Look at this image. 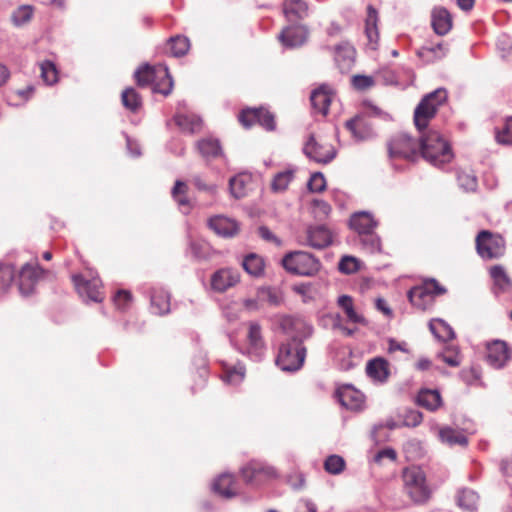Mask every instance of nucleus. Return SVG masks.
Segmentation results:
<instances>
[{
  "instance_id": "obj_1",
  "label": "nucleus",
  "mask_w": 512,
  "mask_h": 512,
  "mask_svg": "<svg viewBox=\"0 0 512 512\" xmlns=\"http://www.w3.org/2000/svg\"><path fill=\"white\" fill-rule=\"evenodd\" d=\"M446 100V90L438 88L425 95L414 110V124L421 133L419 150L425 160L439 168L450 163L454 154L450 144L438 131L425 129Z\"/></svg>"
},
{
  "instance_id": "obj_2",
  "label": "nucleus",
  "mask_w": 512,
  "mask_h": 512,
  "mask_svg": "<svg viewBox=\"0 0 512 512\" xmlns=\"http://www.w3.org/2000/svg\"><path fill=\"white\" fill-rule=\"evenodd\" d=\"M301 338L292 337L287 342L281 344L278 355L276 357L277 366L287 372L299 370L306 358V348L302 344V340L310 337L313 333V327L306 323H301Z\"/></svg>"
},
{
  "instance_id": "obj_3",
  "label": "nucleus",
  "mask_w": 512,
  "mask_h": 512,
  "mask_svg": "<svg viewBox=\"0 0 512 512\" xmlns=\"http://www.w3.org/2000/svg\"><path fill=\"white\" fill-rule=\"evenodd\" d=\"M137 84L141 87L153 86V91L168 95L173 87V80L164 64L150 66L145 64L135 71Z\"/></svg>"
},
{
  "instance_id": "obj_4",
  "label": "nucleus",
  "mask_w": 512,
  "mask_h": 512,
  "mask_svg": "<svg viewBox=\"0 0 512 512\" xmlns=\"http://www.w3.org/2000/svg\"><path fill=\"white\" fill-rule=\"evenodd\" d=\"M403 487L409 498L417 504L426 503L432 494L424 470L419 466H410L403 470Z\"/></svg>"
},
{
  "instance_id": "obj_5",
  "label": "nucleus",
  "mask_w": 512,
  "mask_h": 512,
  "mask_svg": "<svg viewBox=\"0 0 512 512\" xmlns=\"http://www.w3.org/2000/svg\"><path fill=\"white\" fill-rule=\"evenodd\" d=\"M286 271L300 276H314L320 270V261L305 251H294L286 254L282 259Z\"/></svg>"
},
{
  "instance_id": "obj_6",
  "label": "nucleus",
  "mask_w": 512,
  "mask_h": 512,
  "mask_svg": "<svg viewBox=\"0 0 512 512\" xmlns=\"http://www.w3.org/2000/svg\"><path fill=\"white\" fill-rule=\"evenodd\" d=\"M446 291V288L436 279L430 278L411 288L408 292V298L414 307L426 310L432 307L435 297L445 294Z\"/></svg>"
},
{
  "instance_id": "obj_7",
  "label": "nucleus",
  "mask_w": 512,
  "mask_h": 512,
  "mask_svg": "<svg viewBox=\"0 0 512 512\" xmlns=\"http://www.w3.org/2000/svg\"><path fill=\"white\" fill-rule=\"evenodd\" d=\"M476 249L483 259H497L505 253V240L500 234L483 230L476 237Z\"/></svg>"
},
{
  "instance_id": "obj_8",
  "label": "nucleus",
  "mask_w": 512,
  "mask_h": 512,
  "mask_svg": "<svg viewBox=\"0 0 512 512\" xmlns=\"http://www.w3.org/2000/svg\"><path fill=\"white\" fill-rule=\"evenodd\" d=\"M72 281L83 300L93 302L102 301L101 281L98 277L93 275L92 271H89L87 276L82 274L73 275Z\"/></svg>"
},
{
  "instance_id": "obj_9",
  "label": "nucleus",
  "mask_w": 512,
  "mask_h": 512,
  "mask_svg": "<svg viewBox=\"0 0 512 512\" xmlns=\"http://www.w3.org/2000/svg\"><path fill=\"white\" fill-rule=\"evenodd\" d=\"M420 141L416 142L406 133L395 135L388 143L390 159L402 158L413 160L419 150Z\"/></svg>"
},
{
  "instance_id": "obj_10",
  "label": "nucleus",
  "mask_w": 512,
  "mask_h": 512,
  "mask_svg": "<svg viewBox=\"0 0 512 512\" xmlns=\"http://www.w3.org/2000/svg\"><path fill=\"white\" fill-rule=\"evenodd\" d=\"M241 280L240 272L231 267L216 270L210 277V287L216 293H224L235 287Z\"/></svg>"
},
{
  "instance_id": "obj_11",
  "label": "nucleus",
  "mask_w": 512,
  "mask_h": 512,
  "mask_svg": "<svg viewBox=\"0 0 512 512\" xmlns=\"http://www.w3.org/2000/svg\"><path fill=\"white\" fill-rule=\"evenodd\" d=\"M303 151L305 155L317 163L327 164L336 156V150L330 143H319L313 135L309 136Z\"/></svg>"
},
{
  "instance_id": "obj_12",
  "label": "nucleus",
  "mask_w": 512,
  "mask_h": 512,
  "mask_svg": "<svg viewBox=\"0 0 512 512\" xmlns=\"http://www.w3.org/2000/svg\"><path fill=\"white\" fill-rule=\"evenodd\" d=\"M266 350L265 342L262 337V328L258 322L248 323L247 332V355L255 361L261 360Z\"/></svg>"
},
{
  "instance_id": "obj_13",
  "label": "nucleus",
  "mask_w": 512,
  "mask_h": 512,
  "mask_svg": "<svg viewBox=\"0 0 512 512\" xmlns=\"http://www.w3.org/2000/svg\"><path fill=\"white\" fill-rule=\"evenodd\" d=\"M239 121L246 128L258 123L266 130L272 131L275 129L274 116L263 108L243 110L239 115Z\"/></svg>"
},
{
  "instance_id": "obj_14",
  "label": "nucleus",
  "mask_w": 512,
  "mask_h": 512,
  "mask_svg": "<svg viewBox=\"0 0 512 512\" xmlns=\"http://www.w3.org/2000/svg\"><path fill=\"white\" fill-rule=\"evenodd\" d=\"M512 357V351L507 343L494 340L487 344V362L494 368H502Z\"/></svg>"
},
{
  "instance_id": "obj_15",
  "label": "nucleus",
  "mask_w": 512,
  "mask_h": 512,
  "mask_svg": "<svg viewBox=\"0 0 512 512\" xmlns=\"http://www.w3.org/2000/svg\"><path fill=\"white\" fill-rule=\"evenodd\" d=\"M342 406L352 411H361L365 407V396L352 385H343L337 390Z\"/></svg>"
},
{
  "instance_id": "obj_16",
  "label": "nucleus",
  "mask_w": 512,
  "mask_h": 512,
  "mask_svg": "<svg viewBox=\"0 0 512 512\" xmlns=\"http://www.w3.org/2000/svg\"><path fill=\"white\" fill-rule=\"evenodd\" d=\"M242 476L247 483L260 482L277 476L276 470L258 461H252L242 468Z\"/></svg>"
},
{
  "instance_id": "obj_17",
  "label": "nucleus",
  "mask_w": 512,
  "mask_h": 512,
  "mask_svg": "<svg viewBox=\"0 0 512 512\" xmlns=\"http://www.w3.org/2000/svg\"><path fill=\"white\" fill-rule=\"evenodd\" d=\"M308 37V30L302 25L287 26L278 35L279 41L286 48H297L302 46Z\"/></svg>"
},
{
  "instance_id": "obj_18",
  "label": "nucleus",
  "mask_w": 512,
  "mask_h": 512,
  "mask_svg": "<svg viewBox=\"0 0 512 512\" xmlns=\"http://www.w3.org/2000/svg\"><path fill=\"white\" fill-rule=\"evenodd\" d=\"M346 128L357 141L368 140L375 135L373 125L365 115H357L348 120Z\"/></svg>"
},
{
  "instance_id": "obj_19",
  "label": "nucleus",
  "mask_w": 512,
  "mask_h": 512,
  "mask_svg": "<svg viewBox=\"0 0 512 512\" xmlns=\"http://www.w3.org/2000/svg\"><path fill=\"white\" fill-rule=\"evenodd\" d=\"M332 239V232L324 225L309 226L306 230V243L314 249L326 248Z\"/></svg>"
},
{
  "instance_id": "obj_20",
  "label": "nucleus",
  "mask_w": 512,
  "mask_h": 512,
  "mask_svg": "<svg viewBox=\"0 0 512 512\" xmlns=\"http://www.w3.org/2000/svg\"><path fill=\"white\" fill-rule=\"evenodd\" d=\"M41 270L38 264H25L19 273V291L23 296L30 295L40 276Z\"/></svg>"
},
{
  "instance_id": "obj_21",
  "label": "nucleus",
  "mask_w": 512,
  "mask_h": 512,
  "mask_svg": "<svg viewBox=\"0 0 512 512\" xmlns=\"http://www.w3.org/2000/svg\"><path fill=\"white\" fill-rule=\"evenodd\" d=\"M334 98L332 89L328 85H322L313 90L310 96L311 104L315 112L326 116L329 106Z\"/></svg>"
},
{
  "instance_id": "obj_22",
  "label": "nucleus",
  "mask_w": 512,
  "mask_h": 512,
  "mask_svg": "<svg viewBox=\"0 0 512 512\" xmlns=\"http://www.w3.org/2000/svg\"><path fill=\"white\" fill-rule=\"evenodd\" d=\"M431 24L436 34L444 36L452 29V16L446 8L434 7L431 12Z\"/></svg>"
},
{
  "instance_id": "obj_23",
  "label": "nucleus",
  "mask_w": 512,
  "mask_h": 512,
  "mask_svg": "<svg viewBox=\"0 0 512 512\" xmlns=\"http://www.w3.org/2000/svg\"><path fill=\"white\" fill-rule=\"evenodd\" d=\"M209 227L219 236L233 237L239 231L238 223L224 216H214L208 221Z\"/></svg>"
},
{
  "instance_id": "obj_24",
  "label": "nucleus",
  "mask_w": 512,
  "mask_h": 512,
  "mask_svg": "<svg viewBox=\"0 0 512 512\" xmlns=\"http://www.w3.org/2000/svg\"><path fill=\"white\" fill-rule=\"evenodd\" d=\"M349 224L350 227L360 235L374 231L378 225V222L374 219L371 213L366 211H359L351 216Z\"/></svg>"
},
{
  "instance_id": "obj_25",
  "label": "nucleus",
  "mask_w": 512,
  "mask_h": 512,
  "mask_svg": "<svg viewBox=\"0 0 512 512\" xmlns=\"http://www.w3.org/2000/svg\"><path fill=\"white\" fill-rule=\"evenodd\" d=\"M151 311L157 315H164L170 311V295L161 288H153L150 295Z\"/></svg>"
},
{
  "instance_id": "obj_26",
  "label": "nucleus",
  "mask_w": 512,
  "mask_h": 512,
  "mask_svg": "<svg viewBox=\"0 0 512 512\" xmlns=\"http://www.w3.org/2000/svg\"><path fill=\"white\" fill-rule=\"evenodd\" d=\"M196 147L200 155L206 160H212L223 155L219 140L213 137L199 140Z\"/></svg>"
},
{
  "instance_id": "obj_27",
  "label": "nucleus",
  "mask_w": 512,
  "mask_h": 512,
  "mask_svg": "<svg viewBox=\"0 0 512 512\" xmlns=\"http://www.w3.org/2000/svg\"><path fill=\"white\" fill-rule=\"evenodd\" d=\"M234 485L235 482L233 476L228 473H223L215 479L212 484V489L220 496L229 499L237 494Z\"/></svg>"
},
{
  "instance_id": "obj_28",
  "label": "nucleus",
  "mask_w": 512,
  "mask_h": 512,
  "mask_svg": "<svg viewBox=\"0 0 512 512\" xmlns=\"http://www.w3.org/2000/svg\"><path fill=\"white\" fill-rule=\"evenodd\" d=\"M283 11L289 21L300 20L308 16V5L304 0H284Z\"/></svg>"
},
{
  "instance_id": "obj_29",
  "label": "nucleus",
  "mask_w": 512,
  "mask_h": 512,
  "mask_svg": "<svg viewBox=\"0 0 512 512\" xmlns=\"http://www.w3.org/2000/svg\"><path fill=\"white\" fill-rule=\"evenodd\" d=\"M354 61L355 49L352 46L343 44L336 47L335 62L341 71L350 70Z\"/></svg>"
},
{
  "instance_id": "obj_30",
  "label": "nucleus",
  "mask_w": 512,
  "mask_h": 512,
  "mask_svg": "<svg viewBox=\"0 0 512 512\" xmlns=\"http://www.w3.org/2000/svg\"><path fill=\"white\" fill-rule=\"evenodd\" d=\"M417 403L429 411H436L442 405V398L437 390L422 389L418 393Z\"/></svg>"
},
{
  "instance_id": "obj_31",
  "label": "nucleus",
  "mask_w": 512,
  "mask_h": 512,
  "mask_svg": "<svg viewBox=\"0 0 512 512\" xmlns=\"http://www.w3.org/2000/svg\"><path fill=\"white\" fill-rule=\"evenodd\" d=\"M370 378L378 382H385L389 376L388 363L382 358L370 360L366 367Z\"/></svg>"
},
{
  "instance_id": "obj_32",
  "label": "nucleus",
  "mask_w": 512,
  "mask_h": 512,
  "mask_svg": "<svg viewBox=\"0 0 512 512\" xmlns=\"http://www.w3.org/2000/svg\"><path fill=\"white\" fill-rule=\"evenodd\" d=\"M176 125L186 133H197L202 129V120L194 114H177L174 117Z\"/></svg>"
},
{
  "instance_id": "obj_33",
  "label": "nucleus",
  "mask_w": 512,
  "mask_h": 512,
  "mask_svg": "<svg viewBox=\"0 0 512 512\" xmlns=\"http://www.w3.org/2000/svg\"><path fill=\"white\" fill-rule=\"evenodd\" d=\"M378 13L377 10L369 5L367 7V17L365 20V33L366 36L371 44H377L379 39V33H378Z\"/></svg>"
},
{
  "instance_id": "obj_34",
  "label": "nucleus",
  "mask_w": 512,
  "mask_h": 512,
  "mask_svg": "<svg viewBox=\"0 0 512 512\" xmlns=\"http://www.w3.org/2000/svg\"><path fill=\"white\" fill-rule=\"evenodd\" d=\"M258 298L262 300L263 305L277 307L283 302V294L276 287L262 286L258 289Z\"/></svg>"
},
{
  "instance_id": "obj_35",
  "label": "nucleus",
  "mask_w": 512,
  "mask_h": 512,
  "mask_svg": "<svg viewBox=\"0 0 512 512\" xmlns=\"http://www.w3.org/2000/svg\"><path fill=\"white\" fill-rule=\"evenodd\" d=\"M490 276L493 279L495 289L499 292H506L511 288L512 282L503 266H492L490 268Z\"/></svg>"
},
{
  "instance_id": "obj_36",
  "label": "nucleus",
  "mask_w": 512,
  "mask_h": 512,
  "mask_svg": "<svg viewBox=\"0 0 512 512\" xmlns=\"http://www.w3.org/2000/svg\"><path fill=\"white\" fill-rule=\"evenodd\" d=\"M264 260L261 256L250 253L242 261V267L251 276L259 277L264 273Z\"/></svg>"
},
{
  "instance_id": "obj_37",
  "label": "nucleus",
  "mask_w": 512,
  "mask_h": 512,
  "mask_svg": "<svg viewBox=\"0 0 512 512\" xmlns=\"http://www.w3.org/2000/svg\"><path fill=\"white\" fill-rule=\"evenodd\" d=\"M430 331L441 341H449L455 337L452 327L442 319H433L429 322Z\"/></svg>"
},
{
  "instance_id": "obj_38",
  "label": "nucleus",
  "mask_w": 512,
  "mask_h": 512,
  "mask_svg": "<svg viewBox=\"0 0 512 512\" xmlns=\"http://www.w3.org/2000/svg\"><path fill=\"white\" fill-rule=\"evenodd\" d=\"M439 438L443 443H446L450 446H466L468 443V439L464 434L451 427L441 428L439 430Z\"/></svg>"
},
{
  "instance_id": "obj_39",
  "label": "nucleus",
  "mask_w": 512,
  "mask_h": 512,
  "mask_svg": "<svg viewBox=\"0 0 512 512\" xmlns=\"http://www.w3.org/2000/svg\"><path fill=\"white\" fill-rule=\"evenodd\" d=\"M402 427L401 422H396L393 418H388L383 422L374 425L372 429V438L376 443H381L388 440V434L384 433L385 429L394 430Z\"/></svg>"
},
{
  "instance_id": "obj_40",
  "label": "nucleus",
  "mask_w": 512,
  "mask_h": 512,
  "mask_svg": "<svg viewBox=\"0 0 512 512\" xmlns=\"http://www.w3.org/2000/svg\"><path fill=\"white\" fill-rule=\"evenodd\" d=\"M479 495L471 489H462L458 492L457 503L464 510L473 512L477 510Z\"/></svg>"
},
{
  "instance_id": "obj_41",
  "label": "nucleus",
  "mask_w": 512,
  "mask_h": 512,
  "mask_svg": "<svg viewBox=\"0 0 512 512\" xmlns=\"http://www.w3.org/2000/svg\"><path fill=\"white\" fill-rule=\"evenodd\" d=\"M121 101L123 106L132 113L138 112L142 106V99L140 95L132 87H128L122 91Z\"/></svg>"
},
{
  "instance_id": "obj_42",
  "label": "nucleus",
  "mask_w": 512,
  "mask_h": 512,
  "mask_svg": "<svg viewBox=\"0 0 512 512\" xmlns=\"http://www.w3.org/2000/svg\"><path fill=\"white\" fill-rule=\"evenodd\" d=\"M187 185L181 180H177L172 189V197L175 202L182 209L183 213H188L190 210V201L187 197Z\"/></svg>"
},
{
  "instance_id": "obj_43",
  "label": "nucleus",
  "mask_w": 512,
  "mask_h": 512,
  "mask_svg": "<svg viewBox=\"0 0 512 512\" xmlns=\"http://www.w3.org/2000/svg\"><path fill=\"white\" fill-rule=\"evenodd\" d=\"M338 305L342 308L349 319L353 323H363L364 318L359 315L353 306V299L348 295H342L338 298Z\"/></svg>"
},
{
  "instance_id": "obj_44",
  "label": "nucleus",
  "mask_w": 512,
  "mask_h": 512,
  "mask_svg": "<svg viewBox=\"0 0 512 512\" xmlns=\"http://www.w3.org/2000/svg\"><path fill=\"white\" fill-rule=\"evenodd\" d=\"M295 169H287L285 171L277 173L271 183L272 190L275 192H281L286 190L289 183L294 178Z\"/></svg>"
},
{
  "instance_id": "obj_45",
  "label": "nucleus",
  "mask_w": 512,
  "mask_h": 512,
  "mask_svg": "<svg viewBox=\"0 0 512 512\" xmlns=\"http://www.w3.org/2000/svg\"><path fill=\"white\" fill-rule=\"evenodd\" d=\"M168 46L173 56L181 57L189 50V40L184 36H175L170 39Z\"/></svg>"
},
{
  "instance_id": "obj_46",
  "label": "nucleus",
  "mask_w": 512,
  "mask_h": 512,
  "mask_svg": "<svg viewBox=\"0 0 512 512\" xmlns=\"http://www.w3.org/2000/svg\"><path fill=\"white\" fill-rule=\"evenodd\" d=\"M40 70H41V77L46 84L52 85L57 82L58 72H57L56 66L53 62H51L49 60L43 61L40 64Z\"/></svg>"
},
{
  "instance_id": "obj_47",
  "label": "nucleus",
  "mask_w": 512,
  "mask_h": 512,
  "mask_svg": "<svg viewBox=\"0 0 512 512\" xmlns=\"http://www.w3.org/2000/svg\"><path fill=\"white\" fill-rule=\"evenodd\" d=\"M245 376V368L242 365H238L232 368L225 370L222 375V379L224 382L231 385H238L241 383Z\"/></svg>"
},
{
  "instance_id": "obj_48",
  "label": "nucleus",
  "mask_w": 512,
  "mask_h": 512,
  "mask_svg": "<svg viewBox=\"0 0 512 512\" xmlns=\"http://www.w3.org/2000/svg\"><path fill=\"white\" fill-rule=\"evenodd\" d=\"M15 275V268L11 265H0V294L7 292Z\"/></svg>"
},
{
  "instance_id": "obj_49",
  "label": "nucleus",
  "mask_w": 512,
  "mask_h": 512,
  "mask_svg": "<svg viewBox=\"0 0 512 512\" xmlns=\"http://www.w3.org/2000/svg\"><path fill=\"white\" fill-rule=\"evenodd\" d=\"M360 240L363 247L370 253L378 252L381 248V241L377 234L372 232H367L360 234Z\"/></svg>"
},
{
  "instance_id": "obj_50",
  "label": "nucleus",
  "mask_w": 512,
  "mask_h": 512,
  "mask_svg": "<svg viewBox=\"0 0 512 512\" xmlns=\"http://www.w3.org/2000/svg\"><path fill=\"white\" fill-rule=\"evenodd\" d=\"M400 417L402 419V427L414 428L419 426L423 421V414L420 411L414 409L404 411V413L401 414Z\"/></svg>"
},
{
  "instance_id": "obj_51",
  "label": "nucleus",
  "mask_w": 512,
  "mask_h": 512,
  "mask_svg": "<svg viewBox=\"0 0 512 512\" xmlns=\"http://www.w3.org/2000/svg\"><path fill=\"white\" fill-rule=\"evenodd\" d=\"M246 177L238 175L230 179V192L235 198H242L246 194Z\"/></svg>"
},
{
  "instance_id": "obj_52",
  "label": "nucleus",
  "mask_w": 512,
  "mask_h": 512,
  "mask_svg": "<svg viewBox=\"0 0 512 512\" xmlns=\"http://www.w3.org/2000/svg\"><path fill=\"white\" fill-rule=\"evenodd\" d=\"M338 269L344 274L355 273L360 269V261L353 256H343L339 261Z\"/></svg>"
},
{
  "instance_id": "obj_53",
  "label": "nucleus",
  "mask_w": 512,
  "mask_h": 512,
  "mask_svg": "<svg viewBox=\"0 0 512 512\" xmlns=\"http://www.w3.org/2000/svg\"><path fill=\"white\" fill-rule=\"evenodd\" d=\"M496 139L501 144H512V117L506 118L503 126L496 131Z\"/></svg>"
},
{
  "instance_id": "obj_54",
  "label": "nucleus",
  "mask_w": 512,
  "mask_h": 512,
  "mask_svg": "<svg viewBox=\"0 0 512 512\" xmlns=\"http://www.w3.org/2000/svg\"><path fill=\"white\" fill-rule=\"evenodd\" d=\"M324 467L330 474H339L345 467V461L338 455H331L325 460Z\"/></svg>"
},
{
  "instance_id": "obj_55",
  "label": "nucleus",
  "mask_w": 512,
  "mask_h": 512,
  "mask_svg": "<svg viewBox=\"0 0 512 512\" xmlns=\"http://www.w3.org/2000/svg\"><path fill=\"white\" fill-rule=\"evenodd\" d=\"M331 212V206L320 199H315L312 202V213L317 220H324Z\"/></svg>"
},
{
  "instance_id": "obj_56",
  "label": "nucleus",
  "mask_w": 512,
  "mask_h": 512,
  "mask_svg": "<svg viewBox=\"0 0 512 512\" xmlns=\"http://www.w3.org/2000/svg\"><path fill=\"white\" fill-rule=\"evenodd\" d=\"M307 187L309 191L319 193L325 190L326 188V180L322 173L315 172L311 175Z\"/></svg>"
},
{
  "instance_id": "obj_57",
  "label": "nucleus",
  "mask_w": 512,
  "mask_h": 512,
  "mask_svg": "<svg viewBox=\"0 0 512 512\" xmlns=\"http://www.w3.org/2000/svg\"><path fill=\"white\" fill-rule=\"evenodd\" d=\"M33 14V9L31 6H21L16 9L12 15L13 22L16 25H22L28 22Z\"/></svg>"
},
{
  "instance_id": "obj_58",
  "label": "nucleus",
  "mask_w": 512,
  "mask_h": 512,
  "mask_svg": "<svg viewBox=\"0 0 512 512\" xmlns=\"http://www.w3.org/2000/svg\"><path fill=\"white\" fill-rule=\"evenodd\" d=\"M458 183L465 191H474L477 187L476 177L467 172H459L457 176Z\"/></svg>"
},
{
  "instance_id": "obj_59",
  "label": "nucleus",
  "mask_w": 512,
  "mask_h": 512,
  "mask_svg": "<svg viewBox=\"0 0 512 512\" xmlns=\"http://www.w3.org/2000/svg\"><path fill=\"white\" fill-rule=\"evenodd\" d=\"M132 295L129 291L119 290L114 296V303L120 310H125L129 306Z\"/></svg>"
},
{
  "instance_id": "obj_60",
  "label": "nucleus",
  "mask_w": 512,
  "mask_h": 512,
  "mask_svg": "<svg viewBox=\"0 0 512 512\" xmlns=\"http://www.w3.org/2000/svg\"><path fill=\"white\" fill-rule=\"evenodd\" d=\"M374 83V79L371 76L355 75L352 78V84L358 90H366L372 87Z\"/></svg>"
},
{
  "instance_id": "obj_61",
  "label": "nucleus",
  "mask_w": 512,
  "mask_h": 512,
  "mask_svg": "<svg viewBox=\"0 0 512 512\" xmlns=\"http://www.w3.org/2000/svg\"><path fill=\"white\" fill-rule=\"evenodd\" d=\"M191 181L193 185L200 191H204L209 194H214L216 192V185L206 183L200 175H194Z\"/></svg>"
},
{
  "instance_id": "obj_62",
  "label": "nucleus",
  "mask_w": 512,
  "mask_h": 512,
  "mask_svg": "<svg viewBox=\"0 0 512 512\" xmlns=\"http://www.w3.org/2000/svg\"><path fill=\"white\" fill-rule=\"evenodd\" d=\"M396 457H397V453L396 451L391 448V447H386L380 451H378L374 457H373V461L375 463H378V464H381L383 459H389L391 461H394L396 460Z\"/></svg>"
},
{
  "instance_id": "obj_63",
  "label": "nucleus",
  "mask_w": 512,
  "mask_h": 512,
  "mask_svg": "<svg viewBox=\"0 0 512 512\" xmlns=\"http://www.w3.org/2000/svg\"><path fill=\"white\" fill-rule=\"evenodd\" d=\"M429 53L434 54L435 58H442L446 54V48L442 43H438L436 45H431V46H425L422 49L421 54L427 55Z\"/></svg>"
},
{
  "instance_id": "obj_64",
  "label": "nucleus",
  "mask_w": 512,
  "mask_h": 512,
  "mask_svg": "<svg viewBox=\"0 0 512 512\" xmlns=\"http://www.w3.org/2000/svg\"><path fill=\"white\" fill-rule=\"evenodd\" d=\"M258 234L259 236L264 239L265 241H268V242H273L275 243L277 246H280L281 245V240L278 239L272 231H270V229L266 226H260L258 228Z\"/></svg>"
}]
</instances>
